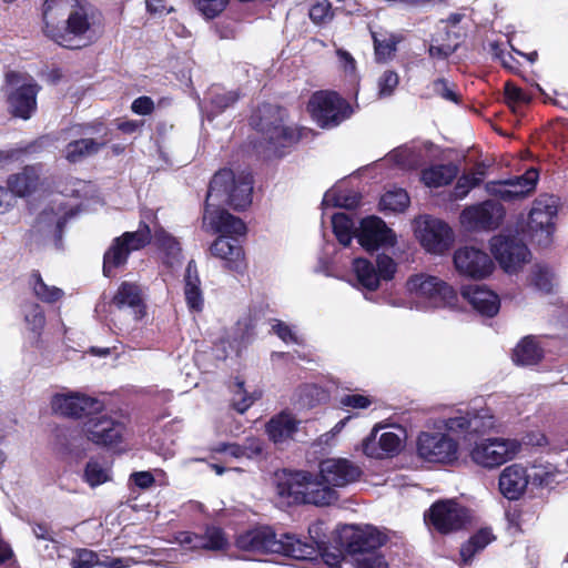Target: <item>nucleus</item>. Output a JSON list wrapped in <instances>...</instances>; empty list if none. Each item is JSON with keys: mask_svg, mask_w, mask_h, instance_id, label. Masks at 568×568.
Segmentation results:
<instances>
[{"mask_svg": "<svg viewBox=\"0 0 568 568\" xmlns=\"http://www.w3.org/2000/svg\"><path fill=\"white\" fill-rule=\"evenodd\" d=\"M361 474V468L348 459L328 458L321 462L318 476L308 471L284 473L276 489L287 504L327 506L337 499L335 487L356 481Z\"/></svg>", "mask_w": 568, "mask_h": 568, "instance_id": "nucleus-1", "label": "nucleus"}, {"mask_svg": "<svg viewBox=\"0 0 568 568\" xmlns=\"http://www.w3.org/2000/svg\"><path fill=\"white\" fill-rule=\"evenodd\" d=\"M152 239L165 253L169 264L173 265L174 262L179 261L181 253L179 241L160 227L151 213L150 216H143L135 232H125L113 240L111 246L104 254V275L108 277L112 276V271L123 265L130 253L143 248Z\"/></svg>", "mask_w": 568, "mask_h": 568, "instance_id": "nucleus-2", "label": "nucleus"}, {"mask_svg": "<svg viewBox=\"0 0 568 568\" xmlns=\"http://www.w3.org/2000/svg\"><path fill=\"white\" fill-rule=\"evenodd\" d=\"M42 20L43 34L60 47L78 50L85 45L83 39L91 23L79 0H45Z\"/></svg>", "mask_w": 568, "mask_h": 568, "instance_id": "nucleus-3", "label": "nucleus"}, {"mask_svg": "<svg viewBox=\"0 0 568 568\" xmlns=\"http://www.w3.org/2000/svg\"><path fill=\"white\" fill-rule=\"evenodd\" d=\"M250 125L267 142H302L314 140L317 132L311 128L290 122L285 106L263 102L250 116Z\"/></svg>", "mask_w": 568, "mask_h": 568, "instance_id": "nucleus-4", "label": "nucleus"}, {"mask_svg": "<svg viewBox=\"0 0 568 568\" xmlns=\"http://www.w3.org/2000/svg\"><path fill=\"white\" fill-rule=\"evenodd\" d=\"M235 546L253 554H280L295 559H313L317 549L313 544L303 542L293 535L277 537L268 526H261L237 535Z\"/></svg>", "mask_w": 568, "mask_h": 568, "instance_id": "nucleus-5", "label": "nucleus"}, {"mask_svg": "<svg viewBox=\"0 0 568 568\" xmlns=\"http://www.w3.org/2000/svg\"><path fill=\"white\" fill-rule=\"evenodd\" d=\"M406 291L410 310L428 312L457 306L458 296L454 287L433 275L410 276L406 282Z\"/></svg>", "mask_w": 568, "mask_h": 568, "instance_id": "nucleus-6", "label": "nucleus"}, {"mask_svg": "<svg viewBox=\"0 0 568 568\" xmlns=\"http://www.w3.org/2000/svg\"><path fill=\"white\" fill-rule=\"evenodd\" d=\"M253 176L246 170L223 169L214 174L206 195L209 204L225 203L235 210L252 203Z\"/></svg>", "mask_w": 568, "mask_h": 568, "instance_id": "nucleus-7", "label": "nucleus"}, {"mask_svg": "<svg viewBox=\"0 0 568 568\" xmlns=\"http://www.w3.org/2000/svg\"><path fill=\"white\" fill-rule=\"evenodd\" d=\"M4 101L8 113L16 119L29 120L38 110L41 85L28 73L9 70L4 74Z\"/></svg>", "mask_w": 568, "mask_h": 568, "instance_id": "nucleus-8", "label": "nucleus"}, {"mask_svg": "<svg viewBox=\"0 0 568 568\" xmlns=\"http://www.w3.org/2000/svg\"><path fill=\"white\" fill-rule=\"evenodd\" d=\"M306 111L324 130H331L348 120L354 113L352 104L337 91L318 90L311 94Z\"/></svg>", "mask_w": 568, "mask_h": 568, "instance_id": "nucleus-9", "label": "nucleus"}, {"mask_svg": "<svg viewBox=\"0 0 568 568\" xmlns=\"http://www.w3.org/2000/svg\"><path fill=\"white\" fill-rule=\"evenodd\" d=\"M521 444L511 438L488 437L469 443L467 456L476 466L493 470L515 459L520 453Z\"/></svg>", "mask_w": 568, "mask_h": 568, "instance_id": "nucleus-10", "label": "nucleus"}, {"mask_svg": "<svg viewBox=\"0 0 568 568\" xmlns=\"http://www.w3.org/2000/svg\"><path fill=\"white\" fill-rule=\"evenodd\" d=\"M558 205L556 197L541 194L531 204L523 233L538 245H548L555 231Z\"/></svg>", "mask_w": 568, "mask_h": 568, "instance_id": "nucleus-11", "label": "nucleus"}, {"mask_svg": "<svg viewBox=\"0 0 568 568\" xmlns=\"http://www.w3.org/2000/svg\"><path fill=\"white\" fill-rule=\"evenodd\" d=\"M81 430L87 440L104 447H115L128 436L124 420L116 414L102 413V410L85 419Z\"/></svg>", "mask_w": 568, "mask_h": 568, "instance_id": "nucleus-12", "label": "nucleus"}, {"mask_svg": "<svg viewBox=\"0 0 568 568\" xmlns=\"http://www.w3.org/2000/svg\"><path fill=\"white\" fill-rule=\"evenodd\" d=\"M413 224L417 240L427 252L443 254L450 247L454 234L448 224L442 220L420 215L414 220Z\"/></svg>", "mask_w": 568, "mask_h": 568, "instance_id": "nucleus-13", "label": "nucleus"}, {"mask_svg": "<svg viewBox=\"0 0 568 568\" xmlns=\"http://www.w3.org/2000/svg\"><path fill=\"white\" fill-rule=\"evenodd\" d=\"M352 271L358 285L369 292L376 291L382 281H390L397 271L396 262L386 254H378L376 265L366 258H355Z\"/></svg>", "mask_w": 568, "mask_h": 568, "instance_id": "nucleus-14", "label": "nucleus"}, {"mask_svg": "<svg viewBox=\"0 0 568 568\" xmlns=\"http://www.w3.org/2000/svg\"><path fill=\"white\" fill-rule=\"evenodd\" d=\"M52 413L70 418H89L92 414L100 413L103 404L98 398L80 392L57 393L51 397Z\"/></svg>", "mask_w": 568, "mask_h": 568, "instance_id": "nucleus-15", "label": "nucleus"}, {"mask_svg": "<svg viewBox=\"0 0 568 568\" xmlns=\"http://www.w3.org/2000/svg\"><path fill=\"white\" fill-rule=\"evenodd\" d=\"M458 443L446 434L423 432L417 438L418 456L429 463L453 464L458 459Z\"/></svg>", "mask_w": 568, "mask_h": 568, "instance_id": "nucleus-16", "label": "nucleus"}, {"mask_svg": "<svg viewBox=\"0 0 568 568\" xmlns=\"http://www.w3.org/2000/svg\"><path fill=\"white\" fill-rule=\"evenodd\" d=\"M490 251L507 273L518 272L529 261V251L523 241L505 233L490 240Z\"/></svg>", "mask_w": 568, "mask_h": 568, "instance_id": "nucleus-17", "label": "nucleus"}, {"mask_svg": "<svg viewBox=\"0 0 568 568\" xmlns=\"http://www.w3.org/2000/svg\"><path fill=\"white\" fill-rule=\"evenodd\" d=\"M539 172L535 168L514 179L494 181L486 184L487 192L503 201L511 202L529 196L537 186Z\"/></svg>", "mask_w": 568, "mask_h": 568, "instance_id": "nucleus-18", "label": "nucleus"}, {"mask_svg": "<svg viewBox=\"0 0 568 568\" xmlns=\"http://www.w3.org/2000/svg\"><path fill=\"white\" fill-rule=\"evenodd\" d=\"M355 235L361 246L368 252L381 247L390 248L397 243L395 232L381 217L375 215L363 219Z\"/></svg>", "mask_w": 568, "mask_h": 568, "instance_id": "nucleus-19", "label": "nucleus"}, {"mask_svg": "<svg viewBox=\"0 0 568 568\" xmlns=\"http://www.w3.org/2000/svg\"><path fill=\"white\" fill-rule=\"evenodd\" d=\"M504 216V206L489 200L463 210L460 224L468 231L494 230L499 226Z\"/></svg>", "mask_w": 568, "mask_h": 568, "instance_id": "nucleus-20", "label": "nucleus"}, {"mask_svg": "<svg viewBox=\"0 0 568 568\" xmlns=\"http://www.w3.org/2000/svg\"><path fill=\"white\" fill-rule=\"evenodd\" d=\"M443 427L453 434H480L493 428L494 422L487 410L455 409L442 420Z\"/></svg>", "mask_w": 568, "mask_h": 568, "instance_id": "nucleus-21", "label": "nucleus"}, {"mask_svg": "<svg viewBox=\"0 0 568 568\" xmlns=\"http://www.w3.org/2000/svg\"><path fill=\"white\" fill-rule=\"evenodd\" d=\"M170 542L180 545L184 551H195L200 549L220 551L227 549L230 546L224 531L214 526L207 527L204 535H197L191 531H179Z\"/></svg>", "mask_w": 568, "mask_h": 568, "instance_id": "nucleus-22", "label": "nucleus"}, {"mask_svg": "<svg viewBox=\"0 0 568 568\" xmlns=\"http://www.w3.org/2000/svg\"><path fill=\"white\" fill-rule=\"evenodd\" d=\"M454 264L459 274L477 280L490 275L494 270L490 256L474 246L458 248L454 254Z\"/></svg>", "mask_w": 568, "mask_h": 568, "instance_id": "nucleus-23", "label": "nucleus"}, {"mask_svg": "<svg viewBox=\"0 0 568 568\" xmlns=\"http://www.w3.org/2000/svg\"><path fill=\"white\" fill-rule=\"evenodd\" d=\"M381 429H383V426L376 424L362 443V452L369 458L392 457L400 450L402 436L393 430H385L379 434Z\"/></svg>", "mask_w": 568, "mask_h": 568, "instance_id": "nucleus-24", "label": "nucleus"}, {"mask_svg": "<svg viewBox=\"0 0 568 568\" xmlns=\"http://www.w3.org/2000/svg\"><path fill=\"white\" fill-rule=\"evenodd\" d=\"M203 221L204 224L210 226L215 233H220V236L236 240V237L246 234L245 223L224 209L217 207L215 203L209 204L206 202Z\"/></svg>", "mask_w": 568, "mask_h": 568, "instance_id": "nucleus-25", "label": "nucleus"}, {"mask_svg": "<svg viewBox=\"0 0 568 568\" xmlns=\"http://www.w3.org/2000/svg\"><path fill=\"white\" fill-rule=\"evenodd\" d=\"M425 518L437 530L448 532L460 528L467 515L464 507L453 500H446L434 504Z\"/></svg>", "mask_w": 568, "mask_h": 568, "instance_id": "nucleus-26", "label": "nucleus"}, {"mask_svg": "<svg viewBox=\"0 0 568 568\" xmlns=\"http://www.w3.org/2000/svg\"><path fill=\"white\" fill-rule=\"evenodd\" d=\"M211 254L223 262V266L237 274L246 270V260L243 247L235 239L219 236L210 246Z\"/></svg>", "mask_w": 568, "mask_h": 568, "instance_id": "nucleus-27", "label": "nucleus"}, {"mask_svg": "<svg viewBox=\"0 0 568 568\" xmlns=\"http://www.w3.org/2000/svg\"><path fill=\"white\" fill-rule=\"evenodd\" d=\"M73 214V205H70L65 197L59 196L39 214L37 224L40 231L60 233Z\"/></svg>", "mask_w": 568, "mask_h": 568, "instance_id": "nucleus-28", "label": "nucleus"}, {"mask_svg": "<svg viewBox=\"0 0 568 568\" xmlns=\"http://www.w3.org/2000/svg\"><path fill=\"white\" fill-rule=\"evenodd\" d=\"M529 483L527 469L520 464H511L505 467L498 480L500 494L509 500L519 499Z\"/></svg>", "mask_w": 568, "mask_h": 568, "instance_id": "nucleus-29", "label": "nucleus"}, {"mask_svg": "<svg viewBox=\"0 0 568 568\" xmlns=\"http://www.w3.org/2000/svg\"><path fill=\"white\" fill-rule=\"evenodd\" d=\"M463 297L483 316L493 317L500 308L498 295L481 285H469L463 288Z\"/></svg>", "mask_w": 568, "mask_h": 568, "instance_id": "nucleus-30", "label": "nucleus"}, {"mask_svg": "<svg viewBox=\"0 0 568 568\" xmlns=\"http://www.w3.org/2000/svg\"><path fill=\"white\" fill-rule=\"evenodd\" d=\"M113 304L118 308H132L135 321H141L146 315L142 288L135 283L123 282L113 296Z\"/></svg>", "mask_w": 568, "mask_h": 568, "instance_id": "nucleus-31", "label": "nucleus"}, {"mask_svg": "<svg viewBox=\"0 0 568 568\" xmlns=\"http://www.w3.org/2000/svg\"><path fill=\"white\" fill-rule=\"evenodd\" d=\"M40 184V172L36 166H26L21 172L7 178V186L14 200L30 196L39 189Z\"/></svg>", "mask_w": 568, "mask_h": 568, "instance_id": "nucleus-32", "label": "nucleus"}, {"mask_svg": "<svg viewBox=\"0 0 568 568\" xmlns=\"http://www.w3.org/2000/svg\"><path fill=\"white\" fill-rule=\"evenodd\" d=\"M385 536L374 527L356 529L348 542V552L351 556L359 552L377 551L385 544Z\"/></svg>", "mask_w": 568, "mask_h": 568, "instance_id": "nucleus-33", "label": "nucleus"}, {"mask_svg": "<svg viewBox=\"0 0 568 568\" xmlns=\"http://www.w3.org/2000/svg\"><path fill=\"white\" fill-rule=\"evenodd\" d=\"M184 298L191 312H201L204 306V297L201 281L194 261L187 263L184 274Z\"/></svg>", "mask_w": 568, "mask_h": 568, "instance_id": "nucleus-34", "label": "nucleus"}, {"mask_svg": "<svg viewBox=\"0 0 568 568\" xmlns=\"http://www.w3.org/2000/svg\"><path fill=\"white\" fill-rule=\"evenodd\" d=\"M374 59L378 64L387 63L396 55L397 47L403 41V36L393 32L371 31Z\"/></svg>", "mask_w": 568, "mask_h": 568, "instance_id": "nucleus-35", "label": "nucleus"}, {"mask_svg": "<svg viewBox=\"0 0 568 568\" xmlns=\"http://www.w3.org/2000/svg\"><path fill=\"white\" fill-rule=\"evenodd\" d=\"M297 425L298 420L292 414L282 412L267 423L266 432L274 443H283L295 434Z\"/></svg>", "mask_w": 568, "mask_h": 568, "instance_id": "nucleus-36", "label": "nucleus"}, {"mask_svg": "<svg viewBox=\"0 0 568 568\" xmlns=\"http://www.w3.org/2000/svg\"><path fill=\"white\" fill-rule=\"evenodd\" d=\"M359 203V195L356 192L344 190L342 185L337 184L329 189L323 197L322 205L324 209L328 207H345L353 209Z\"/></svg>", "mask_w": 568, "mask_h": 568, "instance_id": "nucleus-37", "label": "nucleus"}, {"mask_svg": "<svg viewBox=\"0 0 568 568\" xmlns=\"http://www.w3.org/2000/svg\"><path fill=\"white\" fill-rule=\"evenodd\" d=\"M410 204L408 193L400 187H394L386 191L379 200V209L382 212L403 213Z\"/></svg>", "mask_w": 568, "mask_h": 568, "instance_id": "nucleus-38", "label": "nucleus"}, {"mask_svg": "<svg viewBox=\"0 0 568 568\" xmlns=\"http://www.w3.org/2000/svg\"><path fill=\"white\" fill-rule=\"evenodd\" d=\"M458 173V168L454 164L437 165L425 170L422 174V181L428 187H440L449 184Z\"/></svg>", "mask_w": 568, "mask_h": 568, "instance_id": "nucleus-39", "label": "nucleus"}, {"mask_svg": "<svg viewBox=\"0 0 568 568\" xmlns=\"http://www.w3.org/2000/svg\"><path fill=\"white\" fill-rule=\"evenodd\" d=\"M542 353L536 341L531 337H525L515 347L513 358L519 365H534L541 358Z\"/></svg>", "mask_w": 568, "mask_h": 568, "instance_id": "nucleus-40", "label": "nucleus"}, {"mask_svg": "<svg viewBox=\"0 0 568 568\" xmlns=\"http://www.w3.org/2000/svg\"><path fill=\"white\" fill-rule=\"evenodd\" d=\"M504 99L515 114H523L524 108L531 101V95L515 83L507 81L504 87Z\"/></svg>", "mask_w": 568, "mask_h": 568, "instance_id": "nucleus-41", "label": "nucleus"}, {"mask_svg": "<svg viewBox=\"0 0 568 568\" xmlns=\"http://www.w3.org/2000/svg\"><path fill=\"white\" fill-rule=\"evenodd\" d=\"M495 536L491 530L488 528L480 529L470 539L463 545L460 549V556L465 562L471 560V558L480 550H483L486 546H488Z\"/></svg>", "mask_w": 568, "mask_h": 568, "instance_id": "nucleus-42", "label": "nucleus"}, {"mask_svg": "<svg viewBox=\"0 0 568 568\" xmlns=\"http://www.w3.org/2000/svg\"><path fill=\"white\" fill-rule=\"evenodd\" d=\"M219 453H224L226 456L235 459L254 458L262 453V444L257 439H250L244 446L236 444H227L215 449Z\"/></svg>", "mask_w": 568, "mask_h": 568, "instance_id": "nucleus-43", "label": "nucleus"}, {"mask_svg": "<svg viewBox=\"0 0 568 568\" xmlns=\"http://www.w3.org/2000/svg\"><path fill=\"white\" fill-rule=\"evenodd\" d=\"M84 480L97 487L111 480V468L105 462L90 460L84 469Z\"/></svg>", "mask_w": 568, "mask_h": 568, "instance_id": "nucleus-44", "label": "nucleus"}, {"mask_svg": "<svg viewBox=\"0 0 568 568\" xmlns=\"http://www.w3.org/2000/svg\"><path fill=\"white\" fill-rule=\"evenodd\" d=\"M331 219L338 242L344 246L349 245L354 234L353 221L344 213H335Z\"/></svg>", "mask_w": 568, "mask_h": 568, "instance_id": "nucleus-45", "label": "nucleus"}, {"mask_svg": "<svg viewBox=\"0 0 568 568\" xmlns=\"http://www.w3.org/2000/svg\"><path fill=\"white\" fill-rule=\"evenodd\" d=\"M270 325L271 332L285 344L302 345L304 343L303 336L295 326L277 318L271 320Z\"/></svg>", "mask_w": 568, "mask_h": 568, "instance_id": "nucleus-46", "label": "nucleus"}, {"mask_svg": "<svg viewBox=\"0 0 568 568\" xmlns=\"http://www.w3.org/2000/svg\"><path fill=\"white\" fill-rule=\"evenodd\" d=\"M32 287L34 294L45 303L57 302L63 295L62 290L57 286H49L39 274L32 275Z\"/></svg>", "mask_w": 568, "mask_h": 568, "instance_id": "nucleus-47", "label": "nucleus"}, {"mask_svg": "<svg viewBox=\"0 0 568 568\" xmlns=\"http://www.w3.org/2000/svg\"><path fill=\"white\" fill-rule=\"evenodd\" d=\"M24 321L28 328L39 336L45 324L43 310L38 304H27L24 306Z\"/></svg>", "mask_w": 568, "mask_h": 568, "instance_id": "nucleus-48", "label": "nucleus"}, {"mask_svg": "<svg viewBox=\"0 0 568 568\" xmlns=\"http://www.w3.org/2000/svg\"><path fill=\"white\" fill-rule=\"evenodd\" d=\"M192 2L205 19L212 20L226 9L230 0H192Z\"/></svg>", "mask_w": 568, "mask_h": 568, "instance_id": "nucleus-49", "label": "nucleus"}, {"mask_svg": "<svg viewBox=\"0 0 568 568\" xmlns=\"http://www.w3.org/2000/svg\"><path fill=\"white\" fill-rule=\"evenodd\" d=\"M356 568H388V564L378 551H366L351 556Z\"/></svg>", "mask_w": 568, "mask_h": 568, "instance_id": "nucleus-50", "label": "nucleus"}, {"mask_svg": "<svg viewBox=\"0 0 568 568\" xmlns=\"http://www.w3.org/2000/svg\"><path fill=\"white\" fill-rule=\"evenodd\" d=\"M399 84V75L394 70H385L377 80L378 97L381 99L389 98L394 94Z\"/></svg>", "mask_w": 568, "mask_h": 568, "instance_id": "nucleus-51", "label": "nucleus"}, {"mask_svg": "<svg viewBox=\"0 0 568 568\" xmlns=\"http://www.w3.org/2000/svg\"><path fill=\"white\" fill-rule=\"evenodd\" d=\"M310 19L314 24H325L333 20L334 10L328 0H321L312 4L308 12Z\"/></svg>", "mask_w": 568, "mask_h": 568, "instance_id": "nucleus-52", "label": "nucleus"}, {"mask_svg": "<svg viewBox=\"0 0 568 568\" xmlns=\"http://www.w3.org/2000/svg\"><path fill=\"white\" fill-rule=\"evenodd\" d=\"M100 144H67L62 151L70 163H78L98 152Z\"/></svg>", "mask_w": 568, "mask_h": 568, "instance_id": "nucleus-53", "label": "nucleus"}, {"mask_svg": "<svg viewBox=\"0 0 568 568\" xmlns=\"http://www.w3.org/2000/svg\"><path fill=\"white\" fill-rule=\"evenodd\" d=\"M432 87L434 93L442 99L454 102L456 104L460 103L462 97L456 92L455 83L449 82L445 78H438L433 81Z\"/></svg>", "mask_w": 568, "mask_h": 568, "instance_id": "nucleus-54", "label": "nucleus"}, {"mask_svg": "<svg viewBox=\"0 0 568 568\" xmlns=\"http://www.w3.org/2000/svg\"><path fill=\"white\" fill-rule=\"evenodd\" d=\"M233 405L240 413H244L256 400L260 395L247 394L243 382H236L233 389Z\"/></svg>", "mask_w": 568, "mask_h": 568, "instance_id": "nucleus-55", "label": "nucleus"}, {"mask_svg": "<svg viewBox=\"0 0 568 568\" xmlns=\"http://www.w3.org/2000/svg\"><path fill=\"white\" fill-rule=\"evenodd\" d=\"M479 176H471L470 174L462 175L454 189V197L456 200L464 199L471 189L477 186L484 179V171L478 172Z\"/></svg>", "mask_w": 568, "mask_h": 568, "instance_id": "nucleus-56", "label": "nucleus"}, {"mask_svg": "<svg viewBox=\"0 0 568 568\" xmlns=\"http://www.w3.org/2000/svg\"><path fill=\"white\" fill-rule=\"evenodd\" d=\"M554 275L552 273L544 266H535L531 272L530 283L536 288L549 292L552 286Z\"/></svg>", "mask_w": 568, "mask_h": 568, "instance_id": "nucleus-57", "label": "nucleus"}, {"mask_svg": "<svg viewBox=\"0 0 568 568\" xmlns=\"http://www.w3.org/2000/svg\"><path fill=\"white\" fill-rule=\"evenodd\" d=\"M101 565L97 552L89 549H78L71 560L72 568H93Z\"/></svg>", "mask_w": 568, "mask_h": 568, "instance_id": "nucleus-58", "label": "nucleus"}, {"mask_svg": "<svg viewBox=\"0 0 568 568\" xmlns=\"http://www.w3.org/2000/svg\"><path fill=\"white\" fill-rule=\"evenodd\" d=\"M373 402V397L365 394H345L339 399L341 406L353 409H366Z\"/></svg>", "mask_w": 568, "mask_h": 568, "instance_id": "nucleus-59", "label": "nucleus"}, {"mask_svg": "<svg viewBox=\"0 0 568 568\" xmlns=\"http://www.w3.org/2000/svg\"><path fill=\"white\" fill-rule=\"evenodd\" d=\"M237 100L239 94L233 91L214 93L211 98V105L217 111L222 112L234 105Z\"/></svg>", "mask_w": 568, "mask_h": 568, "instance_id": "nucleus-60", "label": "nucleus"}, {"mask_svg": "<svg viewBox=\"0 0 568 568\" xmlns=\"http://www.w3.org/2000/svg\"><path fill=\"white\" fill-rule=\"evenodd\" d=\"M112 124L121 133L132 135L133 133L142 129V126L144 125V121L119 118L115 119Z\"/></svg>", "mask_w": 568, "mask_h": 568, "instance_id": "nucleus-61", "label": "nucleus"}, {"mask_svg": "<svg viewBox=\"0 0 568 568\" xmlns=\"http://www.w3.org/2000/svg\"><path fill=\"white\" fill-rule=\"evenodd\" d=\"M154 109V101L148 95L136 98L131 104L132 112L139 115H150Z\"/></svg>", "mask_w": 568, "mask_h": 568, "instance_id": "nucleus-62", "label": "nucleus"}, {"mask_svg": "<svg viewBox=\"0 0 568 568\" xmlns=\"http://www.w3.org/2000/svg\"><path fill=\"white\" fill-rule=\"evenodd\" d=\"M458 44H430L427 53L433 59L446 60L456 52Z\"/></svg>", "mask_w": 568, "mask_h": 568, "instance_id": "nucleus-63", "label": "nucleus"}, {"mask_svg": "<svg viewBox=\"0 0 568 568\" xmlns=\"http://www.w3.org/2000/svg\"><path fill=\"white\" fill-rule=\"evenodd\" d=\"M554 142H568V120H557L550 125V136Z\"/></svg>", "mask_w": 568, "mask_h": 568, "instance_id": "nucleus-64", "label": "nucleus"}]
</instances>
